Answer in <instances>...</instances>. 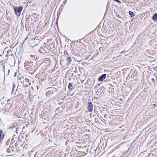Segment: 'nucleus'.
<instances>
[{"mask_svg": "<svg viewBox=\"0 0 157 157\" xmlns=\"http://www.w3.org/2000/svg\"><path fill=\"white\" fill-rule=\"evenodd\" d=\"M14 86H15H15H14V85H13V89L12 92H13V87H14Z\"/></svg>", "mask_w": 157, "mask_h": 157, "instance_id": "obj_11", "label": "nucleus"}, {"mask_svg": "<svg viewBox=\"0 0 157 157\" xmlns=\"http://www.w3.org/2000/svg\"><path fill=\"white\" fill-rule=\"evenodd\" d=\"M152 19L155 21L157 20V13H155L154 14L152 17Z\"/></svg>", "mask_w": 157, "mask_h": 157, "instance_id": "obj_6", "label": "nucleus"}, {"mask_svg": "<svg viewBox=\"0 0 157 157\" xmlns=\"http://www.w3.org/2000/svg\"><path fill=\"white\" fill-rule=\"evenodd\" d=\"M114 1L118 3H121V2L120 1H119V0H114Z\"/></svg>", "mask_w": 157, "mask_h": 157, "instance_id": "obj_9", "label": "nucleus"}, {"mask_svg": "<svg viewBox=\"0 0 157 157\" xmlns=\"http://www.w3.org/2000/svg\"><path fill=\"white\" fill-rule=\"evenodd\" d=\"M153 105H154V106H155V104H154Z\"/></svg>", "mask_w": 157, "mask_h": 157, "instance_id": "obj_12", "label": "nucleus"}, {"mask_svg": "<svg viewBox=\"0 0 157 157\" xmlns=\"http://www.w3.org/2000/svg\"><path fill=\"white\" fill-rule=\"evenodd\" d=\"M129 14L131 17H132L135 15V14L133 12L131 11H129Z\"/></svg>", "mask_w": 157, "mask_h": 157, "instance_id": "obj_7", "label": "nucleus"}, {"mask_svg": "<svg viewBox=\"0 0 157 157\" xmlns=\"http://www.w3.org/2000/svg\"><path fill=\"white\" fill-rule=\"evenodd\" d=\"M106 76V75L105 74H103L102 75H101L98 78V81L100 82L102 81L105 78Z\"/></svg>", "mask_w": 157, "mask_h": 157, "instance_id": "obj_3", "label": "nucleus"}, {"mask_svg": "<svg viewBox=\"0 0 157 157\" xmlns=\"http://www.w3.org/2000/svg\"><path fill=\"white\" fill-rule=\"evenodd\" d=\"M22 9L23 7L22 6L14 8V10L16 15L17 16H20L21 14V11H22Z\"/></svg>", "mask_w": 157, "mask_h": 157, "instance_id": "obj_1", "label": "nucleus"}, {"mask_svg": "<svg viewBox=\"0 0 157 157\" xmlns=\"http://www.w3.org/2000/svg\"><path fill=\"white\" fill-rule=\"evenodd\" d=\"M151 81H152L153 82H155V79H154V78H152L151 79Z\"/></svg>", "mask_w": 157, "mask_h": 157, "instance_id": "obj_10", "label": "nucleus"}, {"mask_svg": "<svg viewBox=\"0 0 157 157\" xmlns=\"http://www.w3.org/2000/svg\"><path fill=\"white\" fill-rule=\"evenodd\" d=\"M72 86V84L71 83H70L69 84L68 88L69 89H71V87Z\"/></svg>", "mask_w": 157, "mask_h": 157, "instance_id": "obj_8", "label": "nucleus"}, {"mask_svg": "<svg viewBox=\"0 0 157 157\" xmlns=\"http://www.w3.org/2000/svg\"><path fill=\"white\" fill-rule=\"evenodd\" d=\"M4 135L3 133L2 130H0V140L2 139L4 137Z\"/></svg>", "mask_w": 157, "mask_h": 157, "instance_id": "obj_4", "label": "nucleus"}, {"mask_svg": "<svg viewBox=\"0 0 157 157\" xmlns=\"http://www.w3.org/2000/svg\"><path fill=\"white\" fill-rule=\"evenodd\" d=\"M93 109L92 104L91 102H88V103L87 109L89 112H91Z\"/></svg>", "mask_w": 157, "mask_h": 157, "instance_id": "obj_2", "label": "nucleus"}, {"mask_svg": "<svg viewBox=\"0 0 157 157\" xmlns=\"http://www.w3.org/2000/svg\"><path fill=\"white\" fill-rule=\"evenodd\" d=\"M67 60L68 61L67 63V64L68 65L69 64L71 61V58L70 57H68L67 59Z\"/></svg>", "mask_w": 157, "mask_h": 157, "instance_id": "obj_5", "label": "nucleus"}]
</instances>
